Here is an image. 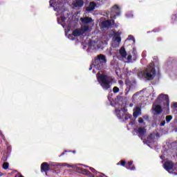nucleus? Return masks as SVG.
<instances>
[{
	"label": "nucleus",
	"instance_id": "1",
	"mask_svg": "<svg viewBox=\"0 0 177 177\" xmlns=\"http://www.w3.org/2000/svg\"><path fill=\"white\" fill-rule=\"evenodd\" d=\"M97 78L100 85L102 86V88L104 91L110 89V86H111L110 85V84H111L110 77H109L107 75L100 74L99 76H97Z\"/></svg>",
	"mask_w": 177,
	"mask_h": 177
},
{
	"label": "nucleus",
	"instance_id": "2",
	"mask_svg": "<svg viewBox=\"0 0 177 177\" xmlns=\"http://www.w3.org/2000/svg\"><path fill=\"white\" fill-rule=\"evenodd\" d=\"M107 63V59H106V56L103 54H100L97 55L93 61L94 67L97 70H103L104 67V64Z\"/></svg>",
	"mask_w": 177,
	"mask_h": 177
},
{
	"label": "nucleus",
	"instance_id": "3",
	"mask_svg": "<svg viewBox=\"0 0 177 177\" xmlns=\"http://www.w3.org/2000/svg\"><path fill=\"white\" fill-rule=\"evenodd\" d=\"M142 76L148 81H153L156 77V68L149 66L143 72Z\"/></svg>",
	"mask_w": 177,
	"mask_h": 177
},
{
	"label": "nucleus",
	"instance_id": "4",
	"mask_svg": "<svg viewBox=\"0 0 177 177\" xmlns=\"http://www.w3.org/2000/svg\"><path fill=\"white\" fill-rule=\"evenodd\" d=\"M115 113L118 118L119 120H123L124 121H127L132 118V115H129L127 111H125V109H117L115 110Z\"/></svg>",
	"mask_w": 177,
	"mask_h": 177
},
{
	"label": "nucleus",
	"instance_id": "5",
	"mask_svg": "<svg viewBox=\"0 0 177 177\" xmlns=\"http://www.w3.org/2000/svg\"><path fill=\"white\" fill-rule=\"evenodd\" d=\"M120 6H118V5L113 6L111 9V19H113L114 20H115V19H117V16H120Z\"/></svg>",
	"mask_w": 177,
	"mask_h": 177
},
{
	"label": "nucleus",
	"instance_id": "6",
	"mask_svg": "<svg viewBox=\"0 0 177 177\" xmlns=\"http://www.w3.org/2000/svg\"><path fill=\"white\" fill-rule=\"evenodd\" d=\"M158 99H163L164 106L166 107V109L169 107V97H168V95L160 94Z\"/></svg>",
	"mask_w": 177,
	"mask_h": 177
},
{
	"label": "nucleus",
	"instance_id": "7",
	"mask_svg": "<svg viewBox=\"0 0 177 177\" xmlns=\"http://www.w3.org/2000/svg\"><path fill=\"white\" fill-rule=\"evenodd\" d=\"M136 132L138 134V136L139 138H141L142 140L145 136H146V133L147 132V130L145 127H140L138 129H136Z\"/></svg>",
	"mask_w": 177,
	"mask_h": 177
},
{
	"label": "nucleus",
	"instance_id": "8",
	"mask_svg": "<svg viewBox=\"0 0 177 177\" xmlns=\"http://www.w3.org/2000/svg\"><path fill=\"white\" fill-rule=\"evenodd\" d=\"M48 171H50V165L46 162L41 163V172H45L46 175L48 176Z\"/></svg>",
	"mask_w": 177,
	"mask_h": 177
},
{
	"label": "nucleus",
	"instance_id": "9",
	"mask_svg": "<svg viewBox=\"0 0 177 177\" xmlns=\"http://www.w3.org/2000/svg\"><path fill=\"white\" fill-rule=\"evenodd\" d=\"M174 162L172 161H166L165 162L163 167L166 171L169 172L170 171H173L174 169Z\"/></svg>",
	"mask_w": 177,
	"mask_h": 177
},
{
	"label": "nucleus",
	"instance_id": "10",
	"mask_svg": "<svg viewBox=\"0 0 177 177\" xmlns=\"http://www.w3.org/2000/svg\"><path fill=\"white\" fill-rule=\"evenodd\" d=\"M152 109L154 111V115H160V114L162 113V108L161 107V105L157 104L155 106L153 105Z\"/></svg>",
	"mask_w": 177,
	"mask_h": 177
},
{
	"label": "nucleus",
	"instance_id": "11",
	"mask_svg": "<svg viewBox=\"0 0 177 177\" xmlns=\"http://www.w3.org/2000/svg\"><path fill=\"white\" fill-rule=\"evenodd\" d=\"M80 21H82V24H90V23H92L93 21V19H92L91 17H84L80 18Z\"/></svg>",
	"mask_w": 177,
	"mask_h": 177
},
{
	"label": "nucleus",
	"instance_id": "12",
	"mask_svg": "<svg viewBox=\"0 0 177 177\" xmlns=\"http://www.w3.org/2000/svg\"><path fill=\"white\" fill-rule=\"evenodd\" d=\"M95 8H96V3L92 1V2H90L89 6L86 8V12H92L93 10H95Z\"/></svg>",
	"mask_w": 177,
	"mask_h": 177
},
{
	"label": "nucleus",
	"instance_id": "13",
	"mask_svg": "<svg viewBox=\"0 0 177 177\" xmlns=\"http://www.w3.org/2000/svg\"><path fill=\"white\" fill-rule=\"evenodd\" d=\"M83 34L84 32H82V30H81L80 28H77L73 31V37H80V35H82Z\"/></svg>",
	"mask_w": 177,
	"mask_h": 177
},
{
	"label": "nucleus",
	"instance_id": "14",
	"mask_svg": "<svg viewBox=\"0 0 177 177\" xmlns=\"http://www.w3.org/2000/svg\"><path fill=\"white\" fill-rule=\"evenodd\" d=\"M119 53L123 59H127V50H125V48L124 46L120 48L119 50Z\"/></svg>",
	"mask_w": 177,
	"mask_h": 177
},
{
	"label": "nucleus",
	"instance_id": "15",
	"mask_svg": "<svg viewBox=\"0 0 177 177\" xmlns=\"http://www.w3.org/2000/svg\"><path fill=\"white\" fill-rule=\"evenodd\" d=\"M73 6L75 8H82L84 6V0H77Z\"/></svg>",
	"mask_w": 177,
	"mask_h": 177
},
{
	"label": "nucleus",
	"instance_id": "16",
	"mask_svg": "<svg viewBox=\"0 0 177 177\" xmlns=\"http://www.w3.org/2000/svg\"><path fill=\"white\" fill-rule=\"evenodd\" d=\"M102 24L104 28H110V27L111 26V21L110 20L104 21L102 23Z\"/></svg>",
	"mask_w": 177,
	"mask_h": 177
},
{
	"label": "nucleus",
	"instance_id": "17",
	"mask_svg": "<svg viewBox=\"0 0 177 177\" xmlns=\"http://www.w3.org/2000/svg\"><path fill=\"white\" fill-rule=\"evenodd\" d=\"M133 164V161H129L128 162L127 166H126V168L127 169H131V171H134L135 169V166H132V165Z\"/></svg>",
	"mask_w": 177,
	"mask_h": 177
},
{
	"label": "nucleus",
	"instance_id": "18",
	"mask_svg": "<svg viewBox=\"0 0 177 177\" xmlns=\"http://www.w3.org/2000/svg\"><path fill=\"white\" fill-rule=\"evenodd\" d=\"M80 172L81 174H83V175H86L87 176H91L92 175V173H91V171L83 168L80 169Z\"/></svg>",
	"mask_w": 177,
	"mask_h": 177
},
{
	"label": "nucleus",
	"instance_id": "19",
	"mask_svg": "<svg viewBox=\"0 0 177 177\" xmlns=\"http://www.w3.org/2000/svg\"><path fill=\"white\" fill-rule=\"evenodd\" d=\"M80 29L82 30L83 34H85L86 31L89 30V26L87 24H84L83 26H82V28Z\"/></svg>",
	"mask_w": 177,
	"mask_h": 177
},
{
	"label": "nucleus",
	"instance_id": "20",
	"mask_svg": "<svg viewBox=\"0 0 177 177\" xmlns=\"http://www.w3.org/2000/svg\"><path fill=\"white\" fill-rule=\"evenodd\" d=\"M115 37L114 38V41H116V42H118V44H121V37H120V33L116 32L115 33Z\"/></svg>",
	"mask_w": 177,
	"mask_h": 177
},
{
	"label": "nucleus",
	"instance_id": "21",
	"mask_svg": "<svg viewBox=\"0 0 177 177\" xmlns=\"http://www.w3.org/2000/svg\"><path fill=\"white\" fill-rule=\"evenodd\" d=\"M154 139H156V134L155 133H151L147 137V140H149V142H153V140H154Z\"/></svg>",
	"mask_w": 177,
	"mask_h": 177
},
{
	"label": "nucleus",
	"instance_id": "22",
	"mask_svg": "<svg viewBox=\"0 0 177 177\" xmlns=\"http://www.w3.org/2000/svg\"><path fill=\"white\" fill-rule=\"evenodd\" d=\"M140 114V109L139 107H137L136 111L133 113V117H138Z\"/></svg>",
	"mask_w": 177,
	"mask_h": 177
},
{
	"label": "nucleus",
	"instance_id": "23",
	"mask_svg": "<svg viewBox=\"0 0 177 177\" xmlns=\"http://www.w3.org/2000/svg\"><path fill=\"white\" fill-rule=\"evenodd\" d=\"M171 21H172V23H176L177 22V14L173 15L171 16Z\"/></svg>",
	"mask_w": 177,
	"mask_h": 177
},
{
	"label": "nucleus",
	"instance_id": "24",
	"mask_svg": "<svg viewBox=\"0 0 177 177\" xmlns=\"http://www.w3.org/2000/svg\"><path fill=\"white\" fill-rule=\"evenodd\" d=\"M171 109L174 110V112L176 111V114H177V102L173 103V104L171 105Z\"/></svg>",
	"mask_w": 177,
	"mask_h": 177
},
{
	"label": "nucleus",
	"instance_id": "25",
	"mask_svg": "<svg viewBox=\"0 0 177 177\" xmlns=\"http://www.w3.org/2000/svg\"><path fill=\"white\" fill-rule=\"evenodd\" d=\"M166 122L169 123L171 122V120H172V115H167L166 118Z\"/></svg>",
	"mask_w": 177,
	"mask_h": 177
},
{
	"label": "nucleus",
	"instance_id": "26",
	"mask_svg": "<svg viewBox=\"0 0 177 177\" xmlns=\"http://www.w3.org/2000/svg\"><path fill=\"white\" fill-rule=\"evenodd\" d=\"M120 164L122 167H125V165H127V162L125 160H120V162L117 163V165H120Z\"/></svg>",
	"mask_w": 177,
	"mask_h": 177
},
{
	"label": "nucleus",
	"instance_id": "27",
	"mask_svg": "<svg viewBox=\"0 0 177 177\" xmlns=\"http://www.w3.org/2000/svg\"><path fill=\"white\" fill-rule=\"evenodd\" d=\"M113 93H118L120 92V88L118 86H114L113 88Z\"/></svg>",
	"mask_w": 177,
	"mask_h": 177
},
{
	"label": "nucleus",
	"instance_id": "28",
	"mask_svg": "<svg viewBox=\"0 0 177 177\" xmlns=\"http://www.w3.org/2000/svg\"><path fill=\"white\" fill-rule=\"evenodd\" d=\"M3 169H8L9 168V163L8 162H4L3 164Z\"/></svg>",
	"mask_w": 177,
	"mask_h": 177
},
{
	"label": "nucleus",
	"instance_id": "29",
	"mask_svg": "<svg viewBox=\"0 0 177 177\" xmlns=\"http://www.w3.org/2000/svg\"><path fill=\"white\" fill-rule=\"evenodd\" d=\"M172 171L174 174H177V163L174 165Z\"/></svg>",
	"mask_w": 177,
	"mask_h": 177
},
{
	"label": "nucleus",
	"instance_id": "30",
	"mask_svg": "<svg viewBox=\"0 0 177 177\" xmlns=\"http://www.w3.org/2000/svg\"><path fill=\"white\" fill-rule=\"evenodd\" d=\"M10 151H12V147H10V146L7 147L8 154H9L10 153Z\"/></svg>",
	"mask_w": 177,
	"mask_h": 177
},
{
	"label": "nucleus",
	"instance_id": "31",
	"mask_svg": "<svg viewBox=\"0 0 177 177\" xmlns=\"http://www.w3.org/2000/svg\"><path fill=\"white\" fill-rule=\"evenodd\" d=\"M2 160L3 161H6L8 160V156L3 154V157H2Z\"/></svg>",
	"mask_w": 177,
	"mask_h": 177
},
{
	"label": "nucleus",
	"instance_id": "32",
	"mask_svg": "<svg viewBox=\"0 0 177 177\" xmlns=\"http://www.w3.org/2000/svg\"><path fill=\"white\" fill-rule=\"evenodd\" d=\"M74 37V35L72 34H69L68 35V38H69V39H74V38H73Z\"/></svg>",
	"mask_w": 177,
	"mask_h": 177
},
{
	"label": "nucleus",
	"instance_id": "33",
	"mask_svg": "<svg viewBox=\"0 0 177 177\" xmlns=\"http://www.w3.org/2000/svg\"><path fill=\"white\" fill-rule=\"evenodd\" d=\"M138 122H139V124L143 123V118H138Z\"/></svg>",
	"mask_w": 177,
	"mask_h": 177
},
{
	"label": "nucleus",
	"instance_id": "34",
	"mask_svg": "<svg viewBox=\"0 0 177 177\" xmlns=\"http://www.w3.org/2000/svg\"><path fill=\"white\" fill-rule=\"evenodd\" d=\"M161 127H164L165 125V120H162L161 122H160V124Z\"/></svg>",
	"mask_w": 177,
	"mask_h": 177
},
{
	"label": "nucleus",
	"instance_id": "35",
	"mask_svg": "<svg viewBox=\"0 0 177 177\" xmlns=\"http://www.w3.org/2000/svg\"><path fill=\"white\" fill-rule=\"evenodd\" d=\"M127 60H132V55H129L127 56Z\"/></svg>",
	"mask_w": 177,
	"mask_h": 177
},
{
	"label": "nucleus",
	"instance_id": "36",
	"mask_svg": "<svg viewBox=\"0 0 177 177\" xmlns=\"http://www.w3.org/2000/svg\"><path fill=\"white\" fill-rule=\"evenodd\" d=\"M62 21H66V17H61Z\"/></svg>",
	"mask_w": 177,
	"mask_h": 177
},
{
	"label": "nucleus",
	"instance_id": "37",
	"mask_svg": "<svg viewBox=\"0 0 177 177\" xmlns=\"http://www.w3.org/2000/svg\"><path fill=\"white\" fill-rule=\"evenodd\" d=\"M143 118H145V120H149V115H144Z\"/></svg>",
	"mask_w": 177,
	"mask_h": 177
},
{
	"label": "nucleus",
	"instance_id": "38",
	"mask_svg": "<svg viewBox=\"0 0 177 177\" xmlns=\"http://www.w3.org/2000/svg\"><path fill=\"white\" fill-rule=\"evenodd\" d=\"M129 38H131L133 39V42H135V38H133V36L129 35Z\"/></svg>",
	"mask_w": 177,
	"mask_h": 177
},
{
	"label": "nucleus",
	"instance_id": "39",
	"mask_svg": "<svg viewBox=\"0 0 177 177\" xmlns=\"http://www.w3.org/2000/svg\"><path fill=\"white\" fill-rule=\"evenodd\" d=\"M65 153H67V151H65L64 152H63V153L59 156V157H62V156H64Z\"/></svg>",
	"mask_w": 177,
	"mask_h": 177
},
{
	"label": "nucleus",
	"instance_id": "40",
	"mask_svg": "<svg viewBox=\"0 0 177 177\" xmlns=\"http://www.w3.org/2000/svg\"><path fill=\"white\" fill-rule=\"evenodd\" d=\"M89 71L92 70V65L90 66V68H88Z\"/></svg>",
	"mask_w": 177,
	"mask_h": 177
},
{
	"label": "nucleus",
	"instance_id": "41",
	"mask_svg": "<svg viewBox=\"0 0 177 177\" xmlns=\"http://www.w3.org/2000/svg\"><path fill=\"white\" fill-rule=\"evenodd\" d=\"M100 2H102L103 1V0H98Z\"/></svg>",
	"mask_w": 177,
	"mask_h": 177
},
{
	"label": "nucleus",
	"instance_id": "42",
	"mask_svg": "<svg viewBox=\"0 0 177 177\" xmlns=\"http://www.w3.org/2000/svg\"><path fill=\"white\" fill-rule=\"evenodd\" d=\"M112 21L114 23V20H112Z\"/></svg>",
	"mask_w": 177,
	"mask_h": 177
}]
</instances>
